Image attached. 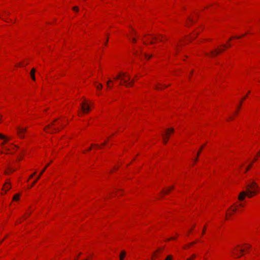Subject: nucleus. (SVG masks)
Segmentation results:
<instances>
[{"label": "nucleus", "instance_id": "nucleus-35", "mask_svg": "<svg viewBox=\"0 0 260 260\" xmlns=\"http://www.w3.org/2000/svg\"><path fill=\"white\" fill-rule=\"evenodd\" d=\"M211 41L210 39H205L203 40L202 42H208V41Z\"/></svg>", "mask_w": 260, "mask_h": 260}, {"label": "nucleus", "instance_id": "nucleus-23", "mask_svg": "<svg viewBox=\"0 0 260 260\" xmlns=\"http://www.w3.org/2000/svg\"><path fill=\"white\" fill-rule=\"evenodd\" d=\"M134 82V80H132L131 81L128 82L127 83L125 84V85L126 87H128L129 86H133Z\"/></svg>", "mask_w": 260, "mask_h": 260}, {"label": "nucleus", "instance_id": "nucleus-21", "mask_svg": "<svg viewBox=\"0 0 260 260\" xmlns=\"http://www.w3.org/2000/svg\"><path fill=\"white\" fill-rule=\"evenodd\" d=\"M17 146L16 145H14L12 144H11V146L10 147H5L4 148L6 150H8V151H9L11 149H13L15 147H16Z\"/></svg>", "mask_w": 260, "mask_h": 260}, {"label": "nucleus", "instance_id": "nucleus-43", "mask_svg": "<svg viewBox=\"0 0 260 260\" xmlns=\"http://www.w3.org/2000/svg\"><path fill=\"white\" fill-rule=\"evenodd\" d=\"M111 87H112L111 85H109V86H107L108 88H111Z\"/></svg>", "mask_w": 260, "mask_h": 260}, {"label": "nucleus", "instance_id": "nucleus-39", "mask_svg": "<svg viewBox=\"0 0 260 260\" xmlns=\"http://www.w3.org/2000/svg\"><path fill=\"white\" fill-rule=\"evenodd\" d=\"M107 143V141L105 142L102 145H105Z\"/></svg>", "mask_w": 260, "mask_h": 260}, {"label": "nucleus", "instance_id": "nucleus-29", "mask_svg": "<svg viewBox=\"0 0 260 260\" xmlns=\"http://www.w3.org/2000/svg\"><path fill=\"white\" fill-rule=\"evenodd\" d=\"M144 56H145V57L146 58H147V59H149V58H150L152 57V55H148V54H146V53H144Z\"/></svg>", "mask_w": 260, "mask_h": 260}, {"label": "nucleus", "instance_id": "nucleus-36", "mask_svg": "<svg viewBox=\"0 0 260 260\" xmlns=\"http://www.w3.org/2000/svg\"><path fill=\"white\" fill-rule=\"evenodd\" d=\"M155 88L157 89H160L162 88V87H158V86H156L155 87Z\"/></svg>", "mask_w": 260, "mask_h": 260}, {"label": "nucleus", "instance_id": "nucleus-45", "mask_svg": "<svg viewBox=\"0 0 260 260\" xmlns=\"http://www.w3.org/2000/svg\"><path fill=\"white\" fill-rule=\"evenodd\" d=\"M193 244V243H190V244H189V246H190L192 245Z\"/></svg>", "mask_w": 260, "mask_h": 260}, {"label": "nucleus", "instance_id": "nucleus-33", "mask_svg": "<svg viewBox=\"0 0 260 260\" xmlns=\"http://www.w3.org/2000/svg\"><path fill=\"white\" fill-rule=\"evenodd\" d=\"M73 10L74 11H77H77H78V10H79V9H78V7L75 6V7H74L73 8Z\"/></svg>", "mask_w": 260, "mask_h": 260}, {"label": "nucleus", "instance_id": "nucleus-28", "mask_svg": "<svg viewBox=\"0 0 260 260\" xmlns=\"http://www.w3.org/2000/svg\"><path fill=\"white\" fill-rule=\"evenodd\" d=\"M102 87H103V85H102V84H100H100H99L98 85H96V89H98V90H101V89H102Z\"/></svg>", "mask_w": 260, "mask_h": 260}, {"label": "nucleus", "instance_id": "nucleus-27", "mask_svg": "<svg viewBox=\"0 0 260 260\" xmlns=\"http://www.w3.org/2000/svg\"><path fill=\"white\" fill-rule=\"evenodd\" d=\"M206 228H207V225H205L204 228H203L202 232V236H203L205 234L206 231Z\"/></svg>", "mask_w": 260, "mask_h": 260}, {"label": "nucleus", "instance_id": "nucleus-20", "mask_svg": "<svg viewBox=\"0 0 260 260\" xmlns=\"http://www.w3.org/2000/svg\"><path fill=\"white\" fill-rule=\"evenodd\" d=\"M126 255V252L125 251H122L120 254L119 258L120 260H123L125 256Z\"/></svg>", "mask_w": 260, "mask_h": 260}, {"label": "nucleus", "instance_id": "nucleus-24", "mask_svg": "<svg viewBox=\"0 0 260 260\" xmlns=\"http://www.w3.org/2000/svg\"><path fill=\"white\" fill-rule=\"evenodd\" d=\"M0 139H6V141H9V138H7L6 136L2 134H0Z\"/></svg>", "mask_w": 260, "mask_h": 260}, {"label": "nucleus", "instance_id": "nucleus-10", "mask_svg": "<svg viewBox=\"0 0 260 260\" xmlns=\"http://www.w3.org/2000/svg\"><path fill=\"white\" fill-rule=\"evenodd\" d=\"M163 248H159L155 250L152 254L151 258L153 260H155L157 258H159L161 254L162 253Z\"/></svg>", "mask_w": 260, "mask_h": 260}, {"label": "nucleus", "instance_id": "nucleus-41", "mask_svg": "<svg viewBox=\"0 0 260 260\" xmlns=\"http://www.w3.org/2000/svg\"><path fill=\"white\" fill-rule=\"evenodd\" d=\"M5 13H6L7 15H9L10 14V13L9 12H5Z\"/></svg>", "mask_w": 260, "mask_h": 260}, {"label": "nucleus", "instance_id": "nucleus-31", "mask_svg": "<svg viewBox=\"0 0 260 260\" xmlns=\"http://www.w3.org/2000/svg\"><path fill=\"white\" fill-rule=\"evenodd\" d=\"M170 190V189H167L166 190L162 191V193L167 194Z\"/></svg>", "mask_w": 260, "mask_h": 260}, {"label": "nucleus", "instance_id": "nucleus-14", "mask_svg": "<svg viewBox=\"0 0 260 260\" xmlns=\"http://www.w3.org/2000/svg\"><path fill=\"white\" fill-rule=\"evenodd\" d=\"M200 32H192L189 36L186 37V41L190 42L195 39L197 36L200 34Z\"/></svg>", "mask_w": 260, "mask_h": 260}, {"label": "nucleus", "instance_id": "nucleus-15", "mask_svg": "<svg viewBox=\"0 0 260 260\" xmlns=\"http://www.w3.org/2000/svg\"><path fill=\"white\" fill-rule=\"evenodd\" d=\"M50 164H47L45 168L41 171L40 172V175L38 176V177L37 178L36 180L32 183L30 187H32L37 182V181L40 178L41 175L44 173V172L45 171L47 167L49 166Z\"/></svg>", "mask_w": 260, "mask_h": 260}, {"label": "nucleus", "instance_id": "nucleus-2", "mask_svg": "<svg viewBox=\"0 0 260 260\" xmlns=\"http://www.w3.org/2000/svg\"><path fill=\"white\" fill-rule=\"evenodd\" d=\"M248 34H249V32L246 31L243 35L232 36L226 44H224V45L219 46L217 48V49L211 51L210 53H207V52L205 53V56L207 57H214L216 56L219 53L223 52L224 50H225L226 49L231 47V45L230 44V41L231 40H232L234 39H241L242 38L244 37L246 35H247Z\"/></svg>", "mask_w": 260, "mask_h": 260}, {"label": "nucleus", "instance_id": "nucleus-30", "mask_svg": "<svg viewBox=\"0 0 260 260\" xmlns=\"http://www.w3.org/2000/svg\"><path fill=\"white\" fill-rule=\"evenodd\" d=\"M172 256L170 255H168L166 258L165 259V260H172Z\"/></svg>", "mask_w": 260, "mask_h": 260}, {"label": "nucleus", "instance_id": "nucleus-17", "mask_svg": "<svg viewBox=\"0 0 260 260\" xmlns=\"http://www.w3.org/2000/svg\"><path fill=\"white\" fill-rule=\"evenodd\" d=\"M35 72L36 69L35 68H32L30 72V75L31 76V78L34 81L36 80Z\"/></svg>", "mask_w": 260, "mask_h": 260}, {"label": "nucleus", "instance_id": "nucleus-18", "mask_svg": "<svg viewBox=\"0 0 260 260\" xmlns=\"http://www.w3.org/2000/svg\"><path fill=\"white\" fill-rule=\"evenodd\" d=\"M153 40H155V41H162V40L161 38L156 37H152L151 40L150 41V44L153 43Z\"/></svg>", "mask_w": 260, "mask_h": 260}, {"label": "nucleus", "instance_id": "nucleus-46", "mask_svg": "<svg viewBox=\"0 0 260 260\" xmlns=\"http://www.w3.org/2000/svg\"><path fill=\"white\" fill-rule=\"evenodd\" d=\"M108 39H107V40H106V41L107 42H108Z\"/></svg>", "mask_w": 260, "mask_h": 260}, {"label": "nucleus", "instance_id": "nucleus-1", "mask_svg": "<svg viewBox=\"0 0 260 260\" xmlns=\"http://www.w3.org/2000/svg\"><path fill=\"white\" fill-rule=\"evenodd\" d=\"M260 192V187L258 184L253 180H250L247 183L246 191H242L238 196V201L232 205L227 211L225 219L229 220L235 213L241 212L245 206L243 200L246 196L252 198Z\"/></svg>", "mask_w": 260, "mask_h": 260}, {"label": "nucleus", "instance_id": "nucleus-3", "mask_svg": "<svg viewBox=\"0 0 260 260\" xmlns=\"http://www.w3.org/2000/svg\"><path fill=\"white\" fill-rule=\"evenodd\" d=\"M250 250V246L248 244H243L236 246L232 250V253L235 257H240L248 253Z\"/></svg>", "mask_w": 260, "mask_h": 260}, {"label": "nucleus", "instance_id": "nucleus-26", "mask_svg": "<svg viewBox=\"0 0 260 260\" xmlns=\"http://www.w3.org/2000/svg\"><path fill=\"white\" fill-rule=\"evenodd\" d=\"M196 257V255L194 254H193L191 255V256L189 257H188L186 260H193Z\"/></svg>", "mask_w": 260, "mask_h": 260}, {"label": "nucleus", "instance_id": "nucleus-4", "mask_svg": "<svg viewBox=\"0 0 260 260\" xmlns=\"http://www.w3.org/2000/svg\"><path fill=\"white\" fill-rule=\"evenodd\" d=\"M114 79L116 80H120L119 85H121L127 83L130 81L131 77L126 73L120 72L114 77Z\"/></svg>", "mask_w": 260, "mask_h": 260}, {"label": "nucleus", "instance_id": "nucleus-44", "mask_svg": "<svg viewBox=\"0 0 260 260\" xmlns=\"http://www.w3.org/2000/svg\"><path fill=\"white\" fill-rule=\"evenodd\" d=\"M91 149V147H90L89 148H88V149L87 150V151H90Z\"/></svg>", "mask_w": 260, "mask_h": 260}, {"label": "nucleus", "instance_id": "nucleus-6", "mask_svg": "<svg viewBox=\"0 0 260 260\" xmlns=\"http://www.w3.org/2000/svg\"><path fill=\"white\" fill-rule=\"evenodd\" d=\"M198 18L197 13H192L189 15L186 20L185 25L187 26H190L196 23Z\"/></svg>", "mask_w": 260, "mask_h": 260}, {"label": "nucleus", "instance_id": "nucleus-12", "mask_svg": "<svg viewBox=\"0 0 260 260\" xmlns=\"http://www.w3.org/2000/svg\"><path fill=\"white\" fill-rule=\"evenodd\" d=\"M205 146V144L202 145V146H201V147L200 148L199 150H198V152H197V156L195 158H193L192 160V162H191V166L192 167H193L195 164L198 162V158L200 155V154L201 153L204 146Z\"/></svg>", "mask_w": 260, "mask_h": 260}, {"label": "nucleus", "instance_id": "nucleus-16", "mask_svg": "<svg viewBox=\"0 0 260 260\" xmlns=\"http://www.w3.org/2000/svg\"><path fill=\"white\" fill-rule=\"evenodd\" d=\"M196 226L195 223H192L186 230V235H189Z\"/></svg>", "mask_w": 260, "mask_h": 260}, {"label": "nucleus", "instance_id": "nucleus-7", "mask_svg": "<svg viewBox=\"0 0 260 260\" xmlns=\"http://www.w3.org/2000/svg\"><path fill=\"white\" fill-rule=\"evenodd\" d=\"M57 120V119H55L54 121L52 122L51 124H48L47 126H46L44 130L47 133L50 134H53L54 133L59 132V129L58 128L53 127V126L54 125V122Z\"/></svg>", "mask_w": 260, "mask_h": 260}, {"label": "nucleus", "instance_id": "nucleus-32", "mask_svg": "<svg viewBox=\"0 0 260 260\" xmlns=\"http://www.w3.org/2000/svg\"><path fill=\"white\" fill-rule=\"evenodd\" d=\"M8 170H9L10 172H14L15 171V169H13L11 168L10 167H8Z\"/></svg>", "mask_w": 260, "mask_h": 260}, {"label": "nucleus", "instance_id": "nucleus-8", "mask_svg": "<svg viewBox=\"0 0 260 260\" xmlns=\"http://www.w3.org/2000/svg\"><path fill=\"white\" fill-rule=\"evenodd\" d=\"M260 157V150L257 152L253 160L245 169L244 172L246 173L252 166V165L258 160V158Z\"/></svg>", "mask_w": 260, "mask_h": 260}, {"label": "nucleus", "instance_id": "nucleus-22", "mask_svg": "<svg viewBox=\"0 0 260 260\" xmlns=\"http://www.w3.org/2000/svg\"><path fill=\"white\" fill-rule=\"evenodd\" d=\"M134 82V80H132L131 81L128 82L127 83L125 84V85L126 87H128L129 86H133Z\"/></svg>", "mask_w": 260, "mask_h": 260}, {"label": "nucleus", "instance_id": "nucleus-34", "mask_svg": "<svg viewBox=\"0 0 260 260\" xmlns=\"http://www.w3.org/2000/svg\"><path fill=\"white\" fill-rule=\"evenodd\" d=\"M112 81L111 79H109L108 81L107 82V86H109V85H110V83L112 82Z\"/></svg>", "mask_w": 260, "mask_h": 260}, {"label": "nucleus", "instance_id": "nucleus-13", "mask_svg": "<svg viewBox=\"0 0 260 260\" xmlns=\"http://www.w3.org/2000/svg\"><path fill=\"white\" fill-rule=\"evenodd\" d=\"M81 109L83 113L88 112L90 109L89 105L86 102H83L81 104Z\"/></svg>", "mask_w": 260, "mask_h": 260}, {"label": "nucleus", "instance_id": "nucleus-9", "mask_svg": "<svg viewBox=\"0 0 260 260\" xmlns=\"http://www.w3.org/2000/svg\"><path fill=\"white\" fill-rule=\"evenodd\" d=\"M173 131H174L173 129L172 128H170L167 129L165 133H164L163 134H162L163 142L165 144L167 143V142L169 139L170 135L173 133Z\"/></svg>", "mask_w": 260, "mask_h": 260}, {"label": "nucleus", "instance_id": "nucleus-11", "mask_svg": "<svg viewBox=\"0 0 260 260\" xmlns=\"http://www.w3.org/2000/svg\"><path fill=\"white\" fill-rule=\"evenodd\" d=\"M17 133L18 136L20 138H24V133L26 132L27 129L26 128H23L21 127L20 126L17 127Z\"/></svg>", "mask_w": 260, "mask_h": 260}, {"label": "nucleus", "instance_id": "nucleus-5", "mask_svg": "<svg viewBox=\"0 0 260 260\" xmlns=\"http://www.w3.org/2000/svg\"><path fill=\"white\" fill-rule=\"evenodd\" d=\"M250 93V91H249L248 92L247 94L241 99L239 105L238 106V107L237 108L236 111L234 113L233 115H231V116H229V117L227 119L228 121L233 120L234 119L235 117H236L238 115V114L239 112V110L241 107L242 103L243 102V101H244L246 99V98L248 97V96Z\"/></svg>", "mask_w": 260, "mask_h": 260}, {"label": "nucleus", "instance_id": "nucleus-42", "mask_svg": "<svg viewBox=\"0 0 260 260\" xmlns=\"http://www.w3.org/2000/svg\"><path fill=\"white\" fill-rule=\"evenodd\" d=\"M192 73H193V71H191L190 73L189 76H191L192 74Z\"/></svg>", "mask_w": 260, "mask_h": 260}, {"label": "nucleus", "instance_id": "nucleus-37", "mask_svg": "<svg viewBox=\"0 0 260 260\" xmlns=\"http://www.w3.org/2000/svg\"><path fill=\"white\" fill-rule=\"evenodd\" d=\"M4 140H5V141H4V142H3L2 143V145H3H3H4L6 143V142H7V141H6V139H4Z\"/></svg>", "mask_w": 260, "mask_h": 260}, {"label": "nucleus", "instance_id": "nucleus-19", "mask_svg": "<svg viewBox=\"0 0 260 260\" xmlns=\"http://www.w3.org/2000/svg\"><path fill=\"white\" fill-rule=\"evenodd\" d=\"M3 188L6 189L5 192H6L7 190H9L11 188L10 184L9 182H7L6 184L4 185Z\"/></svg>", "mask_w": 260, "mask_h": 260}, {"label": "nucleus", "instance_id": "nucleus-25", "mask_svg": "<svg viewBox=\"0 0 260 260\" xmlns=\"http://www.w3.org/2000/svg\"><path fill=\"white\" fill-rule=\"evenodd\" d=\"M19 197H20V194H16L13 197V200L14 201H17V200H18Z\"/></svg>", "mask_w": 260, "mask_h": 260}, {"label": "nucleus", "instance_id": "nucleus-47", "mask_svg": "<svg viewBox=\"0 0 260 260\" xmlns=\"http://www.w3.org/2000/svg\"><path fill=\"white\" fill-rule=\"evenodd\" d=\"M5 173H6V174H7L8 173V172H6H6H5Z\"/></svg>", "mask_w": 260, "mask_h": 260}, {"label": "nucleus", "instance_id": "nucleus-40", "mask_svg": "<svg viewBox=\"0 0 260 260\" xmlns=\"http://www.w3.org/2000/svg\"><path fill=\"white\" fill-rule=\"evenodd\" d=\"M34 175H35V173L32 174L30 176V178H32V177H33V176H34Z\"/></svg>", "mask_w": 260, "mask_h": 260}, {"label": "nucleus", "instance_id": "nucleus-38", "mask_svg": "<svg viewBox=\"0 0 260 260\" xmlns=\"http://www.w3.org/2000/svg\"><path fill=\"white\" fill-rule=\"evenodd\" d=\"M132 42H133V43H135V42H136V39L135 38H133V39H132Z\"/></svg>", "mask_w": 260, "mask_h": 260}]
</instances>
